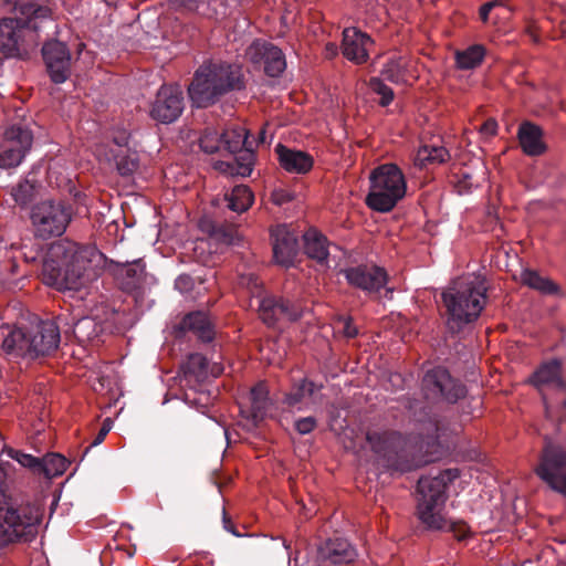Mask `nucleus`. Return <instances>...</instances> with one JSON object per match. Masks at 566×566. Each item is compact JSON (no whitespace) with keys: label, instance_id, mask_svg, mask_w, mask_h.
Masks as SVG:
<instances>
[{"label":"nucleus","instance_id":"nucleus-19","mask_svg":"<svg viewBox=\"0 0 566 566\" xmlns=\"http://www.w3.org/2000/svg\"><path fill=\"white\" fill-rule=\"evenodd\" d=\"M562 371V359L553 358L541 364L530 378V382L542 394L547 419H553V416L544 390L545 388H553L559 392H566V381L563 379Z\"/></svg>","mask_w":566,"mask_h":566},{"label":"nucleus","instance_id":"nucleus-25","mask_svg":"<svg viewBox=\"0 0 566 566\" xmlns=\"http://www.w3.org/2000/svg\"><path fill=\"white\" fill-rule=\"evenodd\" d=\"M275 153L277 155L280 166L291 174H306L314 165V159L308 153L292 149L282 144L276 145Z\"/></svg>","mask_w":566,"mask_h":566},{"label":"nucleus","instance_id":"nucleus-39","mask_svg":"<svg viewBox=\"0 0 566 566\" xmlns=\"http://www.w3.org/2000/svg\"><path fill=\"white\" fill-rule=\"evenodd\" d=\"M38 186V182L34 180L24 179L20 181L11 191L15 203L21 207L28 206L34 200Z\"/></svg>","mask_w":566,"mask_h":566},{"label":"nucleus","instance_id":"nucleus-34","mask_svg":"<svg viewBox=\"0 0 566 566\" xmlns=\"http://www.w3.org/2000/svg\"><path fill=\"white\" fill-rule=\"evenodd\" d=\"M118 174L132 176L139 167V156L132 149H111Z\"/></svg>","mask_w":566,"mask_h":566},{"label":"nucleus","instance_id":"nucleus-17","mask_svg":"<svg viewBox=\"0 0 566 566\" xmlns=\"http://www.w3.org/2000/svg\"><path fill=\"white\" fill-rule=\"evenodd\" d=\"M33 136L30 129L21 125H12L4 132L0 151V167L12 168L20 165L31 148Z\"/></svg>","mask_w":566,"mask_h":566},{"label":"nucleus","instance_id":"nucleus-30","mask_svg":"<svg viewBox=\"0 0 566 566\" xmlns=\"http://www.w3.org/2000/svg\"><path fill=\"white\" fill-rule=\"evenodd\" d=\"M305 254L319 264H324L328 259L327 239L316 230H308L303 234Z\"/></svg>","mask_w":566,"mask_h":566},{"label":"nucleus","instance_id":"nucleus-12","mask_svg":"<svg viewBox=\"0 0 566 566\" xmlns=\"http://www.w3.org/2000/svg\"><path fill=\"white\" fill-rule=\"evenodd\" d=\"M34 234L43 240L62 235L72 220V208L61 201L46 200L32 208Z\"/></svg>","mask_w":566,"mask_h":566},{"label":"nucleus","instance_id":"nucleus-37","mask_svg":"<svg viewBox=\"0 0 566 566\" xmlns=\"http://www.w3.org/2000/svg\"><path fill=\"white\" fill-rule=\"evenodd\" d=\"M184 371L185 375L202 381L209 376V361L199 353L190 354L184 365Z\"/></svg>","mask_w":566,"mask_h":566},{"label":"nucleus","instance_id":"nucleus-56","mask_svg":"<svg viewBox=\"0 0 566 566\" xmlns=\"http://www.w3.org/2000/svg\"><path fill=\"white\" fill-rule=\"evenodd\" d=\"M562 407H563V408H565V407H566V399H564V400L562 401Z\"/></svg>","mask_w":566,"mask_h":566},{"label":"nucleus","instance_id":"nucleus-6","mask_svg":"<svg viewBox=\"0 0 566 566\" xmlns=\"http://www.w3.org/2000/svg\"><path fill=\"white\" fill-rule=\"evenodd\" d=\"M41 321L34 326L3 327L0 331L2 337L1 350L9 360H35L52 355L61 340L60 322Z\"/></svg>","mask_w":566,"mask_h":566},{"label":"nucleus","instance_id":"nucleus-41","mask_svg":"<svg viewBox=\"0 0 566 566\" xmlns=\"http://www.w3.org/2000/svg\"><path fill=\"white\" fill-rule=\"evenodd\" d=\"M6 452L8 457L15 460L21 467L30 470L33 474L39 475L41 458L33 457L32 454L24 453L23 451L13 448H8Z\"/></svg>","mask_w":566,"mask_h":566},{"label":"nucleus","instance_id":"nucleus-1","mask_svg":"<svg viewBox=\"0 0 566 566\" xmlns=\"http://www.w3.org/2000/svg\"><path fill=\"white\" fill-rule=\"evenodd\" d=\"M424 430L426 438L421 433L417 441L394 430L368 431L366 440L386 471L402 474L439 461L449 453L447 437L455 430L450 429L444 419L429 416Z\"/></svg>","mask_w":566,"mask_h":566},{"label":"nucleus","instance_id":"nucleus-52","mask_svg":"<svg viewBox=\"0 0 566 566\" xmlns=\"http://www.w3.org/2000/svg\"><path fill=\"white\" fill-rule=\"evenodd\" d=\"M222 522H223V527L226 531L230 532L234 536H241V534L237 532V530L233 525V522L231 521L230 516L227 514L226 510H223Z\"/></svg>","mask_w":566,"mask_h":566},{"label":"nucleus","instance_id":"nucleus-42","mask_svg":"<svg viewBox=\"0 0 566 566\" xmlns=\"http://www.w3.org/2000/svg\"><path fill=\"white\" fill-rule=\"evenodd\" d=\"M369 87L374 93L380 95V106L386 107L394 101V91L388 85H386L381 78L371 77L369 80Z\"/></svg>","mask_w":566,"mask_h":566},{"label":"nucleus","instance_id":"nucleus-50","mask_svg":"<svg viewBox=\"0 0 566 566\" xmlns=\"http://www.w3.org/2000/svg\"><path fill=\"white\" fill-rule=\"evenodd\" d=\"M481 133L485 135L493 136L496 134L497 130V123L494 118L486 119L483 125L481 126Z\"/></svg>","mask_w":566,"mask_h":566},{"label":"nucleus","instance_id":"nucleus-40","mask_svg":"<svg viewBox=\"0 0 566 566\" xmlns=\"http://www.w3.org/2000/svg\"><path fill=\"white\" fill-rule=\"evenodd\" d=\"M199 146L207 154L222 150V133L212 127L205 128L199 138Z\"/></svg>","mask_w":566,"mask_h":566},{"label":"nucleus","instance_id":"nucleus-29","mask_svg":"<svg viewBox=\"0 0 566 566\" xmlns=\"http://www.w3.org/2000/svg\"><path fill=\"white\" fill-rule=\"evenodd\" d=\"M104 323L96 317L85 316L73 324L72 333L78 344L99 342L104 333Z\"/></svg>","mask_w":566,"mask_h":566},{"label":"nucleus","instance_id":"nucleus-45","mask_svg":"<svg viewBox=\"0 0 566 566\" xmlns=\"http://www.w3.org/2000/svg\"><path fill=\"white\" fill-rule=\"evenodd\" d=\"M317 421L314 417L300 418L295 421V430L301 434L311 433L316 428Z\"/></svg>","mask_w":566,"mask_h":566},{"label":"nucleus","instance_id":"nucleus-36","mask_svg":"<svg viewBox=\"0 0 566 566\" xmlns=\"http://www.w3.org/2000/svg\"><path fill=\"white\" fill-rule=\"evenodd\" d=\"M69 465V461L59 453H48L41 458L39 475L43 474L48 479L62 475Z\"/></svg>","mask_w":566,"mask_h":566},{"label":"nucleus","instance_id":"nucleus-20","mask_svg":"<svg viewBox=\"0 0 566 566\" xmlns=\"http://www.w3.org/2000/svg\"><path fill=\"white\" fill-rule=\"evenodd\" d=\"M247 56L253 64H263L264 73L271 77L280 76L286 69L283 51L268 41H253L247 49Z\"/></svg>","mask_w":566,"mask_h":566},{"label":"nucleus","instance_id":"nucleus-35","mask_svg":"<svg viewBox=\"0 0 566 566\" xmlns=\"http://www.w3.org/2000/svg\"><path fill=\"white\" fill-rule=\"evenodd\" d=\"M485 56V49L481 44H473L463 51H457L455 63L460 70L478 67Z\"/></svg>","mask_w":566,"mask_h":566},{"label":"nucleus","instance_id":"nucleus-44","mask_svg":"<svg viewBox=\"0 0 566 566\" xmlns=\"http://www.w3.org/2000/svg\"><path fill=\"white\" fill-rule=\"evenodd\" d=\"M337 324L340 325L339 332L346 338H355L358 335V328L354 325L350 316H339L337 318Z\"/></svg>","mask_w":566,"mask_h":566},{"label":"nucleus","instance_id":"nucleus-14","mask_svg":"<svg viewBox=\"0 0 566 566\" xmlns=\"http://www.w3.org/2000/svg\"><path fill=\"white\" fill-rule=\"evenodd\" d=\"M185 109L184 92L177 84H164L150 103L149 116L157 123L171 124Z\"/></svg>","mask_w":566,"mask_h":566},{"label":"nucleus","instance_id":"nucleus-16","mask_svg":"<svg viewBox=\"0 0 566 566\" xmlns=\"http://www.w3.org/2000/svg\"><path fill=\"white\" fill-rule=\"evenodd\" d=\"M304 314L301 301L266 295L259 301V315L264 324L275 326L280 321L297 322Z\"/></svg>","mask_w":566,"mask_h":566},{"label":"nucleus","instance_id":"nucleus-23","mask_svg":"<svg viewBox=\"0 0 566 566\" xmlns=\"http://www.w3.org/2000/svg\"><path fill=\"white\" fill-rule=\"evenodd\" d=\"M273 256L277 264L290 268L298 254V234L286 224H277L270 230Z\"/></svg>","mask_w":566,"mask_h":566},{"label":"nucleus","instance_id":"nucleus-8","mask_svg":"<svg viewBox=\"0 0 566 566\" xmlns=\"http://www.w3.org/2000/svg\"><path fill=\"white\" fill-rule=\"evenodd\" d=\"M245 87L242 69L238 64L209 62L195 73L188 87L192 104L205 108L217 103L223 95Z\"/></svg>","mask_w":566,"mask_h":566},{"label":"nucleus","instance_id":"nucleus-48","mask_svg":"<svg viewBox=\"0 0 566 566\" xmlns=\"http://www.w3.org/2000/svg\"><path fill=\"white\" fill-rule=\"evenodd\" d=\"M192 277L188 274H181L175 281V287L181 293L189 292L192 289Z\"/></svg>","mask_w":566,"mask_h":566},{"label":"nucleus","instance_id":"nucleus-2","mask_svg":"<svg viewBox=\"0 0 566 566\" xmlns=\"http://www.w3.org/2000/svg\"><path fill=\"white\" fill-rule=\"evenodd\" d=\"M106 259L92 244L62 240L51 245L43 264V281L59 290H78L103 269Z\"/></svg>","mask_w":566,"mask_h":566},{"label":"nucleus","instance_id":"nucleus-10","mask_svg":"<svg viewBox=\"0 0 566 566\" xmlns=\"http://www.w3.org/2000/svg\"><path fill=\"white\" fill-rule=\"evenodd\" d=\"M222 149L234 155L231 161L219 160L214 168L229 176L248 177L254 165V151L248 132L242 127L222 132Z\"/></svg>","mask_w":566,"mask_h":566},{"label":"nucleus","instance_id":"nucleus-26","mask_svg":"<svg viewBox=\"0 0 566 566\" xmlns=\"http://www.w3.org/2000/svg\"><path fill=\"white\" fill-rule=\"evenodd\" d=\"M186 332L193 333L202 343L213 340L216 332L208 315L203 312H192L187 314L176 326L177 335Z\"/></svg>","mask_w":566,"mask_h":566},{"label":"nucleus","instance_id":"nucleus-13","mask_svg":"<svg viewBox=\"0 0 566 566\" xmlns=\"http://www.w3.org/2000/svg\"><path fill=\"white\" fill-rule=\"evenodd\" d=\"M421 390L424 398L433 403H455L467 395L465 386L441 366L426 371L421 380Z\"/></svg>","mask_w":566,"mask_h":566},{"label":"nucleus","instance_id":"nucleus-24","mask_svg":"<svg viewBox=\"0 0 566 566\" xmlns=\"http://www.w3.org/2000/svg\"><path fill=\"white\" fill-rule=\"evenodd\" d=\"M248 399V405H240V413L256 427L265 419L271 406L269 389L265 382L260 381L253 386L250 389Z\"/></svg>","mask_w":566,"mask_h":566},{"label":"nucleus","instance_id":"nucleus-51","mask_svg":"<svg viewBox=\"0 0 566 566\" xmlns=\"http://www.w3.org/2000/svg\"><path fill=\"white\" fill-rule=\"evenodd\" d=\"M495 6H497V1H490L481 6L479 14L483 22L488 21L489 14Z\"/></svg>","mask_w":566,"mask_h":566},{"label":"nucleus","instance_id":"nucleus-27","mask_svg":"<svg viewBox=\"0 0 566 566\" xmlns=\"http://www.w3.org/2000/svg\"><path fill=\"white\" fill-rule=\"evenodd\" d=\"M543 129L528 120L518 126L517 138L523 153L527 156L536 157L543 155L547 146L543 139Z\"/></svg>","mask_w":566,"mask_h":566},{"label":"nucleus","instance_id":"nucleus-3","mask_svg":"<svg viewBox=\"0 0 566 566\" xmlns=\"http://www.w3.org/2000/svg\"><path fill=\"white\" fill-rule=\"evenodd\" d=\"M459 476L458 468L446 469L436 476H421L417 484V516L427 530L450 532L458 541H464L471 534L467 523L446 520L440 514L448 497V486Z\"/></svg>","mask_w":566,"mask_h":566},{"label":"nucleus","instance_id":"nucleus-46","mask_svg":"<svg viewBox=\"0 0 566 566\" xmlns=\"http://www.w3.org/2000/svg\"><path fill=\"white\" fill-rule=\"evenodd\" d=\"M212 234L226 243H231L234 238V229L232 227L212 226Z\"/></svg>","mask_w":566,"mask_h":566},{"label":"nucleus","instance_id":"nucleus-47","mask_svg":"<svg viewBox=\"0 0 566 566\" xmlns=\"http://www.w3.org/2000/svg\"><path fill=\"white\" fill-rule=\"evenodd\" d=\"M272 201L276 206H283L284 203L291 202L294 199L292 192L284 189H276L271 195Z\"/></svg>","mask_w":566,"mask_h":566},{"label":"nucleus","instance_id":"nucleus-54","mask_svg":"<svg viewBox=\"0 0 566 566\" xmlns=\"http://www.w3.org/2000/svg\"><path fill=\"white\" fill-rule=\"evenodd\" d=\"M221 371L222 368L217 364H213L211 368L209 367V375H212L213 377H218Z\"/></svg>","mask_w":566,"mask_h":566},{"label":"nucleus","instance_id":"nucleus-7","mask_svg":"<svg viewBox=\"0 0 566 566\" xmlns=\"http://www.w3.org/2000/svg\"><path fill=\"white\" fill-rule=\"evenodd\" d=\"M14 17L0 19V59L24 60L28 48L24 34L27 30L36 31L39 23L52 14L50 7L40 0H17Z\"/></svg>","mask_w":566,"mask_h":566},{"label":"nucleus","instance_id":"nucleus-9","mask_svg":"<svg viewBox=\"0 0 566 566\" xmlns=\"http://www.w3.org/2000/svg\"><path fill=\"white\" fill-rule=\"evenodd\" d=\"M369 182L365 203L376 212L391 211L406 195V179L396 164H382L373 169Z\"/></svg>","mask_w":566,"mask_h":566},{"label":"nucleus","instance_id":"nucleus-28","mask_svg":"<svg viewBox=\"0 0 566 566\" xmlns=\"http://www.w3.org/2000/svg\"><path fill=\"white\" fill-rule=\"evenodd\" d=\"M368 43H371V39L355 28H347L343 32V54L349 61L366 62L368 59L366 48Z\"/></svg>","mask_w":566,"mask_h":566},{"label":"nucleus","instance_id":"nucleus-49","mask_svg":"<svg viewBox=\"0 0 566 566\" xmlns=\"http://www.w3.org/2000/svg\"><path fill=\"white\" fill-rule=\"evenodd\" d=\"M109 430H111V426L108 423V420H106L103 423L102 428L99 429L98 433L96 434L95 439L93 440V442L91 443L90 447H95V446H98L99 443H102L105 440V437L107 436Z\"/></svg>","mask_w":566,"mask_h":566},{"label":"nucleus","instance_id":"nucleus-5","mask_svg":"<svg viewBox=\"0 0 566 566\" xmlns=\"http://www.w3.org/2000/svg\"><path fill=\"white\" fill-rule=\"evenodd\" d=\"M42 520L40 507L10 493L8 474L0 465V548L17 542H31Z\"/></svg>","mask_w":566,"mask_h":566},{"label":"nucleus","instance_id":"nucleus-22","mask_svg":"<svg viewBox=\"0 0 566 566\" xmlns=\"http://www.w3.org/2000/svg\"><path fill=\"white\" fill-rule=\"evenodd\" d=\"M349 285L368 294L378 293L386 286L388 274L384 268L375 264H359L343 270Z\"/></svg>","mask_w":566,"mask_h":566},{"label":"nucleus","instance_id":"nucleus-32","mask_svg":"<svg viewBox=\"0 0 566 566\" xmlns=\"http://www.w3.org/2000/svg\"><path fill=\"white\" fill-rule=\"evenodd\" d=\"M227 207L237 212H245L254 202V195L245 185H239L232 188L229 193L224 195Z\"/></svg>","mask_w":566,"mask_h":566},{"label":"nucleus","instance_id":"nucleus-57","mask_svg":"<svg viewBox=\"0 0 566 566\" xmlns=\"http://www.w3.org/2000/svg\"><path fill=\"white\" fill-rule=\"evenodd\" d=\"M284 546L286 549H290V544H286V542H284Z\"/></svg>","mask_w":566,"mask_h":566},{"label":"nucleus","instance_id":"nucleus-4","mask_svg":"<svg viewBox=\"0 0 566 566\" xmlns=\"http://www.w3.org/2000/svg\"><path fill=\"white\" fill-rule=\"evenodd\" d=\"M486 292L485 280L475 275L457 277L442 291L446 326L451 334H459L478 321L488 302Z\"/></svg>","mask_w":566,"mask_h":566},{"label":"nucleus","instance_id":"nucleus-53","mask_svg":"<svg viewBox=\"0 0 566 566\" xmlns=\"http://www.w3.org/2000/svg\"><path fill=\"white\" fill-rule=\"evenodd\" d=\"M113 142L116 145V149H128L126 147L127 142H128V136L125 133H122L120 135L115 136Z\"/></svg>","mask_w":566,"mask_h":566},{"label":"nucleus","instance_id":"nucleus-55","mask_svg":"<svg viewBox=\"0 0 566 566\" xmlns=\"http://www.w3.org/2000/svg\"><path fill=\"white\" fill-rule=\"evenodd\" d=\"M557 421H558L557 428H558V430H562V427L566 422V415L565 413L559 415Z\"/></svg>","mask_w":566,"mask_h":566},{"label":"nucleus","instance_id":"nucleus-43","mask_svg":"<svg viewBox=\"0 0 566 566\" xmlns=\"http://www.w3.org/2000/svg\"><path fill=\"white\" fill-rule=\"evenodd\" d=\"M381 75L391 83H400L403 80L401 63L399 61L387 62L381 70Z\"/></svg>","mask_w":566,"mask_h":566},{"label":"nucleus","instance_id":"nucleus-11","mask_svg":"<svg viewBox=\"0 0 566 566\" xmlns=\"http://www.w3.org/2000/svg\"><path fill=\"white\" fill-rule=\"evenodd\" d=\"M357 557L358 553L354 545L346 538L334 537L319 542L305 555L296 549L293 560L295 566H336L352 564Z\"/></svg>","mask_w":566,"mask_h":566},{"label":"nucleus","instance_id":"nucleus-21","mask_svg":"<svg viewBox=\"0 0 566 566\" xmlns=\"http://www.w3.org/2000/svg\"><path fill=\"white\" fill-rule=\"evenodd\" d=\"M115 264L114 274L119 289L134 296L137 301L142 298L145 293V285L147 280L146 264L142 259L132 262H113Z\"/></svg>","mask_w":566,"mask_h":566},{"label":"nucleus","instance_id":"nucleus-33","mask_svg":"<svg viewBox=\"0 0 566 566\" xmlns=\"http://www.w3.org/2000/svg\"><path fill=\"white\" fill-rule=\"evenodd\" d=\"M323 388V385H317L306 378L293 384L291 390L285 395L283 403L289 407H295L301 403L306 397H312L315 391Z\"/></svg>","mask_w":566,"mask_h":566},{"label":"nucleus","instance_id":"nucleus-31","mask_svg":"<svg viewBox=\"0 0 566 566\" xmlns=\"http://www.w3.org/2000/svg\"><path fill=\"white\" fill-rule=\"evenodd\" d=\"M521 281L524 285L538 291L545 295H557L559 286L551 279L542 276L537 271L525 269L521 273Z\"/></svg>","mask_w":566,"mask_h":566},{"label":"nucleus","instance_id":"nucleus-15","mask_svg":"<svg viewBox=\"0 0 566 566\" xmlns=\"http://www.w3.org/2000/svg\"><path fill=\"white\" fill-rule=\"evenodd\" d=\"M535 471L552 490L566 495V452L562 448L547 443Z\"/></svg>","mask_w":566,"mask_h":566},{"label":"nucleus","instance_id":"nucleus-18","mask_svg":"<svg viewBox=\"0 0 566 566\" xmlns=\"http://www.w3.org/2000/svg\"><path fill=\"white\" fill-rule=\"evenodd\" d=\"M42 57L51 81L62 84L71 76L72 55L64 42L51 40L42 46Z\"/></svg>","mask_w":566,"mask_h":566},{"label":"nucleus","instance_id":"nucleus-38","mask_svg":"<svg viewBox=\"0 0 566 566\" xmlns=\"http://www.w3.org/2000/svg\"><path fill=\"white\" fill-rule=\"evenodd\" d=\"M449 158L450 154L447 148L424 145L418 150L416 160L421 166H426L428 164H443Z\"/></svg>","mask_w":566,"mask_h":566}]
</instances>
